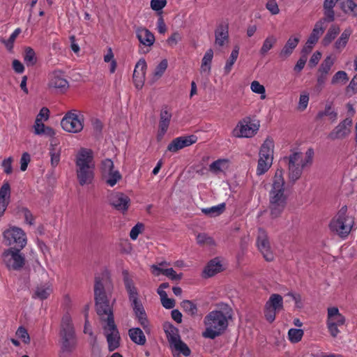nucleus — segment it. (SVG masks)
<instances>
[{"instance_id":"3c124183","label":"nucleus","mask_w":357,"mask_h":357,"mask_svg":"<svg viewBox=\"0 0 357 357\" xmlns=\"http://www.w3.org/2000/svg\"><path fill=\"white\" fill-rule=\"evenodd\" d=\"M349 80V77L345 71L340 70L337 71L333 77L331 83L333 84H337L338 82L346 83Z\"/></svg>"},{"instance_id":"bf43d9fd","label":"nucleus","mask_w":357,"mask_h":357,"mask_svg":"<svg viewBox=\"0 0 357 357\" xmlns=\"http://www.w3.org/2000/svg\"><path fill=\"white\" fill-rule=\"evenodd\" d=\"M10 195V184L6 182L0 188V199L8 200Z\"/></svg>"},{"instance_id":"2f4dec72","label":"nucleus","mask_w":357,"mask_h":357,"mask_svg":"<svg viewBox=\"0 0 357 357\" xmlns=\"http://www.w3.org/2000/svg\"><path fill=\"white\" fill-rule=\"evenodd\" d=\"M265 305L268 307L279 311L283 309V298L280 294H272Z\"/></svg>"},{"instance_id":"7c9ffc66","label":"nucleus","mask_w":357,"mask_h":357,"mask_svg":"<svg viewBox=\"0 0 357 357\" xmlns=\"http://www.w3.org/2000/svg\"><path fill=\"white\" fill-rule=\"evenodd\" d=\"M259 125L256 123H250L245 125H241L240 126V135L238 137H251L257 131L259 130Z\"/></svg>"},{"instance_id":"c85d7f7f","label":"nucleus","mask_w":357,"mask_h":357,"mask_svg":"<svg viewBox=\"0 0 357 357\" xmlns=\"http://www.w3.org/2000/svg\"><path fill=\"white\" fill-rule=\"evenodd\" d=\"M52 292L50 285L45 284L36 287L35 291L32 296L33 298H39L40 300L47 299Z\"/></svg>"},{"instance_id":"412c9836","label":"nucleus","mask_w":357,"mask_h":357,"mask_svg":"<svg viewBox=\"0 0 357 357\" xmlns=\"http://www.w3.org/2000/svg\"><path fill=\"white\" fill-rule=\"evenodd\" d=\"M229 26L227 23H220L215 31V44L222 47L225 41L229 40Z\"/></svg>"},{"instance_id":"58836bf2","label":"nucleus","mask_w":357,"mask_h":357,"mask_svg":"<svg viewBox=\"0 0 357 357\" xmlns=\"http://www.w3.org/2000/svg\"><path fill=\"white\" fill-rule=\"evenodd\" d=\"M182 309L189 315L194 317L197 314V307L192 301L183 300L181 303Z\"/></svg>"},{"instance_id":"ea45409f","label":"nucleus","mask_w":357,"mask_h":357,"mask_svg":"<svg viewBox=\"0 0 357 357\" xmlns=\"http://www.w3.org/2000/svg\"><path fill=\"white\" fill-rule=\"evenodd\" d=\"M179 354H182L184 356H189L191 354V351L188 346L181 340H177V341L170 345Z\"/></svg>"},{"instance_id":"423d86ee","label":"nucleus","mask_w":357,"mask_h":357,"mask_svg":"<svg viewBox=\"0 0 357 357\" xmlns=\"http://www.w3.org/2000/svg\"><path fill=\"white\" fill-rule=\"evenodd\" d=\"M347 206H343L329 224L330 229L343 238L348 236L354 225V218L347 215Z\"/></svg>"},{"instance_id":"c9c22d12","label":"nucleus","mask_w":357,"mask_h":357,"mask_svg":"<svg viewBox=\"0 0 357 357\" xmlns=\"http://www.w3.org/2000/svg\"><path fill=\"white\" fill-rule=\"evenodd\" d=\"M225 210V204L222 203L217 206H214L210 208H205L202 209V212L211 217H215L222 214Z\"/></svg>"},{"instance_id":"393cba45","label":"nucleus","mask_w":357,"mask_h":357,"mask_svg":"<svg viewBox=\"0 0 357 357\" xmlns=\"http://www.w3.org/2000/svg\"><path fill=\"white\" fill-rule=\"evenodd\" d=\"M324 116H328L329 119L334 122L337 119V112L335 110V109L332 107V102L327 103L325 105L324 109L319 111L316 117L315 120L319 121L321 120Z\"/></svg>"},{"instance_id":"a18cd8bd","label":"nucleus","mask_w":357,"mask_h":357,"mask_svg":"<svg viewBox=\"0 0 357 357\" xmlns=\"http://www.w3.org/2000/svg\"><path fill=\"white\" fill-rule=\"evenodd\" d=\"M121 178L122 176L118 170H116L112 174L109 175L108 177L103 178L105 183L111 187L114 186Z\"/></svg>"},{"instance_id":"774afa93","label":"nucleus","mask_w":357,"mask_h":357,"mask_svg":"<svg viewBox=\"0 0 357 357\" xmlns=\"http://www.w3.org/2000/svg\"><path fill=\"white\" fill-rule=\"evenodd\" d=\"M266 8L273 15H276V14L279 13V12H280L278 6L275 0L268 1L266 5Z\"/></svg>"},{"instance_id":"0eeeda50","label":"nucleus","mask_w":357,"mask_h":357,"mask_svg":"<svg viewBox=\"0 0 357 357\" xmlns=\"http://www.w3.org/2000/svg\"><path fill=\"white\" fill-rule=\"evenodd\" d=\"M23 248H10L5 250L1 255L2 263L8 268L19 271L25 264V257L20 252Z\"/></svg>"},{"instance_id":"de8ad7c7","label":"nucleus","mask_w":357,"mask_h":357,"mask_svg":"<svg viewBox=\"0 0 357 357\" xmlns=\"http://www.w3.org/2000/svg\"><path fill=\"white\" fill-rule=\"evenodd\" d=\"M333 63L334 60L332 59L331 56H328L319 66V72L328 74Z\"/></svg>"},{"instance_id":"5701e85b","label":"nucleus","mask_w":357,"mask_h":357,"mask_svg":"<svg viewBox=\"0 0 357 357\" xmlns=\"http://www.w3.org/2000/svg\"><path fill=\"white\" fill-rule=\"evenodd\" d=\"M273 141L267 138L261 146L259 155V159H264L273 162Z\"/></svg>"},{"instance_id":"e433bc0d","label":"nucleus","mask_w":357,"mask_h":357,"mask_svg":"<svg viewBox=\"0 0 357 357\" xmlns=\"http://www.w3.org/2000/svg\"><path fill=\"white\" fill-rule=\"evenodd\" d=\"M213 57V51L212 49L208 50L202 61V66H201V71L202 72H208V74L210 73L211 70V61Z\"/></svg>"},{"instance_id":"a19ab883","label":"nucleus","mask_w":357,"mask_h":357,"mask_svg":"<svg viewBox=\"0 0 357 357\" xmlns=\"http://www.w3.org/2000/svg\"><path fill=\"white\" fill-rule=\"evenodd\" d=\"M24 61L27 66H33L37 62L36 53L31 47H26L24 55Z\"/></svg>"},{"instance_id":"a878e982","label":"nucleus","mask_w":357,"mask_h":357,"mask_svg":"<svg viewBox=\"0 0 357 357\" xmlns=\"http://www.w3.org/2000/svg\"><path fill=\"white\" fill-rule=\"evenodd\" d=\"M130 340L139 345H144L146 342V336L139 328H132L128 331Z\"/></svg>"},{"instance_id":"72a5a7b5","label":"nucleus","mask_w":357,"mask_h":357,"mask_svg":"<svg viewBox=\"0 0 357 357\" xmlns=\"http://www.w3.org/2000/svg\"><path fill=\"white\" fill-rule=\"evenodd\" d=\"M339 4L344 13H351L354 16H357V4L353 0H339Z\"/></svg>"},{"instance_id":"c03bdc74","label":"nucleus","mask_w":357,"mask_h":357,"mask_svg":"<svg viewBox=\"0 0 357 357\" xmlns=\"http://www.w3.org/2000/svg\"><path fill=\"white\" fill-rule=\"evenodd\" d=\"M20 33L21 29L20 28H17L13 31V33L10 35V38L7 40H6L3 38H1L0 41L6 45V48L9 51H10L13 48V44L16 38Z\"/></svg>"},{"instance_id":"20e7f679","label":"nucleus","mask_w":357,"mask_h":357,"mask_svg":"<svg viewBox=\"0 0 357 357\" xmlns=\"http://www.w3.org/2000/svg\"><path fill=\"white\" fill-rule=\"evenodd\" d=\"M76 175L81 186L92 183L94 179L95 164L92 150L82 148L75 157Z\"/></svg>"},{"instance_id":"6e6d98bb","label":"nucleus","mask_w":357,"mask_h":357,"mask_svg":"<svg viewBox=\"0 0 357 357\" xmlns=\"http://www.w3.org/2000/svg\"><path fill=\"white\" fill-rule=\"evenodd\" d=\"M144 225L143 223H137L132 229L130 232V237L132 240H136L138 235L143 231Z\"/></svg>"},{"instance_id":"dca6fc26","label":"nucleus","mask_w":357,"mask_h":357,"mask_svg":"<svg viewBox=\"0 0 357 357\" xmlns=\"http://www.w3.org/2000/svg\"><path fill=\"white\" fill-rule=\"evenodd\" d=\"M146 68L147 65L144 59H140L135 65L132 79L137 89H142L144 86Z\"/></svg>"},{"instance_id":"7ed1b4c3","label":"nucleus","mask_w":357,"mask_h":357,"mask_svg":"<svg viewBox=\"0 0 357 357\" xmlns=\"http://www.w3.org/2000/svg\"><path fill=\"white\" fill-rule=\"evenodd\" d=\"M282 169H277L272 179L271 188L268 193V209L272 218H277L284 211L288 195L285 194V181Z\"/></svg>"},{"instance_id":"69168bd1","label":"nucleus","mask_w":357,"mask_h":357,"mask_svg":"<svg viewBox=\"0 0 357 357\" xmlns=\"http://www.w3.org/2000/svg\"><path fill=\"white\" fill-rule=\"evenodd\" d=\"M31 157L27 152H24L20 159V169L25 171L27 169L28 165L30 162Z\"/></svg>"},{"instance_id":"f257e3e1","label":"nucleus","mask_w":357,"mask_h":357,"mask_svg":"<svg viewBox=\"0 0 357 357\" xmlns=\"http://www.w3.org/2000/svg\"><path fill=\"white\" fill-rule=\"evenodd\" d=\"M217 307L204 317L206 329L202 336L205 338L214 340L222 335L228 327L229 320L232 319L233 310L228 304L220 303L217 304Z\"/></svg>"},{"instance_id":"9b49d317","label":"nucleus","mask_w":357,"mask_h":357,"mask_svg":"<svg viewBox=\"0 0 357 357\" xmlns=\"http://www.w3.org/2000/svg\"><path fill=\"white\" fill-rule=\"evenodd\" d=\"M257 245L266 261H273L274 260V254L271 250L267 232L261 227L258 229Z\"/></svg>"},{"instance_id":"6e6552de","label":"nucleus","mask_w":357,"mask_h":357,"mask_svg":"<svg viewBox=\"0 0 357 357\" xmlns=\"http://www.w3.org/2000/svg\"><path fill=\"white\" fill-rule=\"evenodd\" d=\"M5 244L11 248H24L26 245V236L20 227H10L3 233Z\"/></svg>"},{"instance_id":"4468645a","label":"nucleus","mask_w":357,"mask_h":357,"mask_svg":"<svg viewBox=\"0 0 357 357\" xmlns=\"http://www.w3.org/2000/svg\"><path fill=\"white\" fill-rule=\"evenodd\" d=\"M133 310L135 319L142 328L146 331L149 329V320L145 309L139 298L129 301Z\"/></svg>"},{"instance_id":"49530a36","label":"nucleus","mask_w":357,"mask_h":357,"mask_svg":"<svg viewBox=\"0 0 357 357\" xmlns=\"http://www.w3.org/2000/svg\"><path fill=\"white\" fill-rule=\"evenodd\" d=\"M19 213H22L24 215L25 222L29 224V225H34V217L31 212V211L26 207H20L18 208Z\"/></svg>"},{"instance_id":"680f3d73","label":"nucleus","mask_w":357,"mask_h":357,"mask_svg":"<svg viewBox=\"0 0 357 357\" xmlns=\"http://www.w3.org/2000/svg\"><path fill=\"white\" fill-rule=\"evenodd\" d=\"M167 0H151V8L155 11H160L166 6Z\"/></svg>"},{"instance_id":"a211bd4d","label":"nucleus","mask_w":357,"mask_h":357,"mask_svg":"<svg viewBox=\"0 0 357 357\" xmlns=\"http://www.w3.org/2000/svg\"><path fill=\"white\" fill-rule=\"evenodd\" d=\"M222 271H223V268L220 260L215 257L208 262L202 272V277L204 278H211Z\"/></svg>"},{"instance_id":"b1692460","label":"nucleus","mask_w":357,"mask_h":357,"mask_svg":"<svg viewBox=\"0 0 357 357\" xmlns=\"http://www.w3.org/2000/svg\"><path fill=\"white\" fill-rule=\"evenodd\" d=\"M163 329L170 345L181 339L178 329L172 324L165 322L163 324Z\"/></svg>"},{"instance_id":"e2e57ef3","label":"nucleus","mask_w":357,"mask_h":357,"mask_svg":"<svg viewBox=\"0 0 357 357\" xmlns=\"http://www.w3.org/2000/svg\"><path fill=\"white\" fill-rule=\"evenodd\" d=\"M326 325L330 335L334 338L336 337L340 332L338 329L339 326L335 325V324L332 322V321H326Z\"/></svg>"},{"instance_id":"2eb2a0df","label":"nucleus","mask_w":357,"mask_h":357,"mask_svg":"<svg viewBox=\"0 0 357 357\" xmlns=\"http://www.w3.org/2000/svg\"><path fill=\"white\" fill-rule=\"evenodd\" d=\"M197 137L195 135L181 136L174 139L167 146V150L171 152H176L180 149L189 146L197 141Z\"/></svg>"},{"instance_id":"79ce46f5","label":"nucleus","mask_w":357,"mask_h":357,"mask_svg":"<svg viewBox=\"0 0 357 357\" xmlns=\"http://www.w3.org/2000/svg\"><path fill=\"white\" fill-rule=\"evenodd\" d=\"M303 331L299 328H291L289 330L288 336L292 343H297L301 340L303 336Z\"/></svg>"},{"instance_id":"0e129e2a","label":"nucleus","mask_w":357,"mask_h":357,"mask_svg":"<svg viewBox=\"0 0 357 357\" xmlns=\"http://www.w3.org/2000/svg\"><path fill=\"white\" fill-rule=\"evenodd\" d=\"M276 312L278 311L272 308L268 307H266V305H265L264 316L266 317V319L269 323H272L274 321L275 319Z\"/></svg>"},{"instance_id":"5fc2aeb1","label":"nucleus","mask_w":357,"mask_h":357,"mask_svg":"<svg viewBox=\"0 0 357 357\" xmlns=\"http://www.w3.org/2000/svg\"><path fill=\"white\" fill-rule=\"evenodd\" d=\"M197 241L199 245L207 244L211 245L215 244L213 239L204 233L199 234L197 236Z\"/></svg>"},{"instance_id":"bb28decb","label":"nucleus","mask_w":357,"mask_h":357,"mask_svg":"<svg viewBox=\"0 0 357 357\" xmlns=\"http://www.w3.org/2000/svg\"><path fill=\"white\" fill-rule=\"evenodd\" d=\"M340 27L336 24H332L321 40L323 46L329 45L340 33Z\"/></svg>"},{"instance_id":"f704fd0d","label":"nucleus","mask_w":357,"mask_h":357,"mask_svg":"<svg viewBox=\"0 0 357 357\" xmlns=\"http://www.w3.org/2000/svg\"><path fill=\"white\" fill-rule=\"evenodd\" d=\"M239 54V47L235 46L233 50L231 51V53L230 54L229 58L226 62L225 66L224 68V73L225 75H229L231 72L233 65L236 62V61L238 59Z\"/></svg>"},{"instance_id":"09e8293b","label":"nucleus","mask_w":357,"mask_h":357,"mask_svg":"<svg viewBox=\"0 0 357 357\" xmlns=\"http://www.w3.org/2000/svg\"><path fill=\"white\" fill-rule=\"evenodd\" d=\"M326 26L324 25L323 20L317 21L311 32V34L319 39L320 36L324 33Z\"/></svg>"},{"instance_id":"338daca9","label":"nucleus","mask_w":357,"mask_h":357,"mask_svg":"<svg viewBox=\"0 0 357 357\" xmlns=\"http://www.w3.org/2000/svg\"><path fill=\"white\" fill-rule=\"evenodd\" d=\"M321 58V53L319 51H316L315 52H314L309 61L308 66H310V68H312L315 67L318 64Z\"/></svg>"},{"instance_id":"864d4df0","label":"nucleus","mask_w":357,"mask_h":357,"mask_svg":"<svg viewBox=\"0 0 357 357\" xmlns=\"http://www.w3.org/2000/svg\"><path fill=\"white\" fill-rule=\"evenodd\" d=\"M168 66V63L166 59L162 60L160 63L155 67L154 71V76L157 78L160 77L166 70Z\"/></svg>"},{"instance_id":"f8f14e48","label":"nucleus","mask_w":357,"mask_h":357,"mask_svg":"<svg viewBox=\"0 0 357 357\" xmlns=\"http://www.w3.org/2000/svg\"><path fill=\"white\" fill-rule=\"evenodd\" d=\"M353 121L351 117H347L328 134V138L335 140L339 139H344L351 133V127Z\"/></svg>"},{"instance_id":"13d9d810","label":"nucleus","mask_w":357,"mask_h":357,"mask_svg":"<svg viewBox=\"0 0 357 357\" xmlns=\"http://www.w3.org/2000/svg\"><path fill=\"white\" fill-rule=\"evenodd\" d=\"M114 168V162L111 159L107 158L102 160L101 163L102 176L103 174H106L109 171L112 170Z\"/></svg>"},{"instance_id":"cd10ccee","label":"nucleus","mask_w":357,"mask_h":357,"mask_svg":"<svg viewBox=\"0 0 357 357\" xmlns=\"http://www.w3.org/2000/svg\"><path fill=\"white\" fill-rule=\"evenodd\" d=\"M306 166L305 162L296 165H289V178L294 183L301 176L303 169Z\"/></svg>"},{"instance_id":"6ab92c4d","label":"nucleus","mask_w":357,"mask_h":357,"mask_svg":"<svg viewBox=\"0 0 357 357\" xmlns=\"http://www.w3.org/2000/svg\"><path fill=\"white\" fill-rule=\"evenodd\" d=\"M123 281L128 294L129 301L139 298V294L134 282L127 270L122 271Z\"/></svg>"},{"instance_id":"8fccbe9b","label":"nucleus","mask_w":357,"mask_h":357,"mask_svg":"<svg viewBox=\"0 0 357 357\" xmlns=\"http://www.w3.org/2000/svg\"><path fill=\"white\" fill-rule=\"evenodd\" d=\"M50 155L51 157V165L52 167H56L60 161V150H57L55 147L52 145V148L50 149Z\"/></svg>"},{"instance_id":"f3484780","label":"nucleus","mask_w":357,"mask_h":357,"mask_svg":"<svg viewBox=\"0 0 357 357\" xmlns=\"http://www.w3.org/2000/svg\"><path fill=\"white\" fill-rule=\"evenodd\" d=\"M48 86L61 92L66 91L68 87V82L61 75L60 72H54L51 76Z\"/></svg>"},{"instance_id":"ddd939ff","label":"nucleus","mask_w":357,"mask_h":357,"mask_svg":"<svg viewBox=\"0 0 357 357\" xmlns=\"http://www.w3.org/2000/svg\"><path fill=\"white\" fill-rule=\"evenodd\" d=\"M108 200L109 204L116 210L120 211L123 213L128 211L130 204V199L129 197L121 192H115L110 194L108 197Z\"/></svg>"},{"instance_id":"4c0bfd02","label":"nucleus","mask_w":357,"mask_h":357,"mask_svg":"<svg viewBox=\"0 0 357 357\" xmlns=\"http://www.w3.org/2000/svg\"><path fill=\"white\" fill-rule=\"evenodd\" d=\"M277 40L276 37L273 35L268 36L264 40L262 47L259 50L260 54L263 56L266 55L267 52L274 47Z\"/></svg>"},{"instance_id":"9d476101","label":"nucleus","mask_w":357,"mask_h":357,"mask_svg":"<svg viewBox=\"0 0 357 357\" xmlns=\"http://www.w3.org/2000/svg\"><path fill=\"white\" fill-rule=\"evenodd\" d=\"M104 335L108 344V350L112 352L120 347L121 336L115 322L102 326Z\"/></svg>"},{"instance_id":"f03ea898","label":"nucleus","mask_w":357,"mask_h":357,"mask_svg":"<svg viewBox=\"0 0 357 357\" xmlns=\"http://www.w3.org/2000/svg\"><path fill=\"white\" fill-rule=\"evenodd\" d=\"M109 280V276L107 273H103L100 276L95 277L94 284V301L96 311L99 316L101 321L105 324L114 323V316L113 312V304L115 299L110 304L109 300L106 294L105 285Z\"/></svg>"},{"instance_id":"473e14b6","label":"nucleus","mask_w":357,"mask_h":357,"mask_svg":"<svg viewBox=\"0 0 357 357\" xmlns=\"http://www.w3.org/2000/svg\"><path fill=\"white\" fill-rule=\"evenodd\" d=\"M152 268L157 270L159 273H162V275L168 277L173 281H179L183 278L182 273L177 274L176 272L172 268H161L155 265H153Z\"/></svg>"},{"instance_id":"4be33fe9","label":"nucleus","mask_w":357,"mask_h":357,"mask_svg":"<svg viewBox=\"0 0 357 357\" xmlns=\"http://www.w3.org/2000/svg\"><path fill=\"white\" fill-rule=\"evenodd\" d=\"M136 36L140 43L146 46H151L154 43V35L146 28H137L136 30Z\"/></svg>"},{"instance_id":"4d7b16f0","label":"nucleus","mask_w":357,"mask_h":357,"mask_svg":"<svg viewBox=\"0 0 357 357\" xmlns=\"http://www.w3.org/2000/svg\"><path fill=\"white\" fill-rule=\"evenodd\" d=\"M251 89L253 92L256 93L261 94L262 99L265 98V96L263 95L265 93L266 91L265 87L263 85H261L259 82L253 81L251 83Z\"/></svg>"},{"instance_id":"aec40b11","label":"nucleus","mask_w":357,"mask_h":357,"mask_svg":"<svg viewBox=\"0 0 357 357\" xmlns=\"http://www.w3.org/2000/svg\"><path fill=\"white\" fill-rule=\"evenodd\" d=\"M299 37L291 36L289 38L284 47L279 53V57L282 60L287 59L293 53L294 49L297 47L299 43Z\"/></svg>"},{"instance_id":"37998d69","label":"nucleus","mask_w":357,"mask_h":357,"mask_svg":"<svg viewBox=\"0 0 357 357\" xmlns=\"http://www.w3.org/2000/svg\"><path fill=\"white\" fill-rule=\"evenodd\" d=\"M271 165V161L259 158L257 167V174L260 176L265 174L269 169Z\"/></svg>"},{"instance_id":"c756f323","label":"nucleus","mask_w":357,"mask_h":357,"mask_svg":"<svg viewBox=\"0 0 357 357\" xmlns=\"http://www.w3.org/2000/svg\"><path fill=\"white\" fill-rule=\"evenodd\" d=\"M352 33L351 29H346L340 35V38L335 41L334 47L339 52H341L347 45L350 36Z\"/></svg>"},{"instance_id":"1a4fd4ad","label":"nucleus","mask_w":357,"mask_h":357,"mask_svg":"<svg viewBox=\"0 0 357 357\" xmlns=\"http://www.w3.org/2000/svg\"><path fill=\"white\" fill-rule=\"evenodd\" d=\"M62 128L68 132L77 133L84 128V116L76 111L68 112L61 121Z\"/></svg>"},{"instance_id":"052dcab7","label":"nucleus","mask_w":357,"mask_h":357,"mask_svg":"<svg viewBox=\"0 0 357 357\" xmlns=\"http://www.w3.org/2000/svg\"><path fill=\"white\" fill-rule=\"evenodd\" d=\"M16 335L22 340L24 343L29 344L30 342V337L25 328L22 326L19 327Z\"/></svg>"},{"instance_id":"39448f33","label":"nucleus","mask_w":357,"mask_h":357,"mask_svg":"<svg viewBox=\"0 0 357 357\" xmlns=\"http://www.w3.org/2000/svg\"><path fill=\"white\" fill-rule=\"evenodd\" d=\"M61 349L63 352L72 353L77 347V337L70 317H63L59 331Z\"/></svg>"},{"instance_id":"603ef678","label":"nucleus","mask_w":357,"mask_h":357,"mask_svg":"<svg viewBox=\"0 0 357 357\" xmlns=\"http://www.w3.org/2000/svg\"><path fill=\"white\" fill-rule=\"evenodd\" d=\"M288 159L289 165H296L303 163L302 153L295 152L291 154L289 158H284V160Z\"/></svg>"}]
</instances>
